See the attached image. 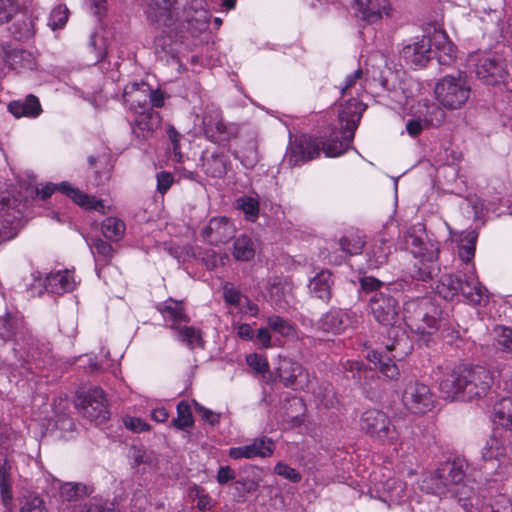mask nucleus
Instances as JSON below:
<instances>
[{"instance_id": "f257e3e1", "label": "nucleus", "mask_w": 512, "mask_h": 512, "mask_svg": "<svg viewBox=\"0 0 512 512\" xmlns=\"http://www.w3.org/2000/svg\"><path fill=\"white\" fill-rule=\"evenodd\" d=\"M365 106L356 98L351 97L345 105H340L337 124L333 125L326 142L302 134L290 141L285 154V161L290 166H299L319 156L322 147L327 157H338L351 146L355 131Z\"/></svg>"}, {"instance_id": "f03ea898", "label": "nucleus", "mask_w": 512, "mask_h": 512, "mask_svg": "<svg viewBox=\"0 0 512 512\" xmlns=\"http://www.w3.org/2000/svg\"><path fill=\"white\" fill-rule=\"evenodd\" d=\"M468 466V462L460 457L444 462L435 472L423 475L419 487L440 497H456L465 510L472 512L474 492L467 477Z\"/></svg>"}, {"instance_id": "7ed1b4c3", "label": "nucleus", "mask_w": 512, "mask_h": 512, "mask_svg": "<svg viewBox=\"0 0 512 512\" xmlns=\"http://www.w3.org/2000/svg\"><path fill=\"white\" fill-rule=\"evenodd\" d=\"M493 384L491 372L482 366L459 365L445 372L439 390L449 401H471L485 397Z\"/></svg>"}, {"instance_id": "20e7f679", "label": "nucleus", "mask_w": 512, "mask_h": 512, "mask_svg": "<svg viewBox=\"0 0 512 512\" xmlns=\"http://www.w3.org/2000/svg\"><path fill=\"white\" fill-rule=\"evenodd\" d=\"M176 0H147V19L159 27H171L185 22L188 29L201 32L208 27L211 14L205 0H192L182 11L175 9Z\"/></svg>"}, {"instance_id": "39448f33", "label": "nucleus", "mask_w": 512, "mask_h": 512, "mask_svg": "<svg viewBox=\"0 0 512 512\" xmlns=\"http://www.w3.org/2000/svg\"><path fill=\"white\" fill-rule=\"evenodd\" d=\"M436 293L449 301L462 296L468 303L474 305H481L488 299V291L478 281L474 265L469 266L463 275L445 274L441 276L436 286Z\"/></svg>"}, {"instance_id": "423d86ee", "label": "nucleus", "mask_w": 512, "mask_h": 512, "mask_svg": "<svg viewBox=\"0 0 512 512\" xmlns=\"http://www.w3.org/2000/svg\"><path fill=\"white\" fill-rule=\"evenodd\" d=\"M404 242L406 249L422 262L418 271L419 277L423 281L432 279L439 270L436 265L439 254L438 242L429 239L421 225L410 228L404 236Z\"/></svg>"}, {"instance_id": "0eeeda50", "label": "nucleus", "mask_w": 512, "mask_h": 512, "mask_svg": "<svg viewBox=\"0 0 512 512\" xmlns=\"http://www.w3.org/2000/svg\"><path fill=\"white\" fill-rule=\"evenodd\" d=\"M363 290L371 292L368 300L370 313L382 325H393L399 316V303L388 287L373 277L361 279Z\"/></svg>"}, {"instance_id": "6e6552de", "label": "nucleus", "mask_w": 512, "mask_h": 512, "mask_svg": "<svg viewBox=\"0 0 512 512\" xmlns=\"http://www.w3.org/2000/svg\"><path fill=\"white\" fill-rule=\"evenodd\" d=\"M470 65L479 80L487 85H502L512 92V62L508 63L501 57L489 53L472 55Z\"/></svg>"}, {"instance_id": "1a4fd4ad", "label": "nucleus", "mask_w": 512, "mask_h": 512, "mask_svg": "<svg viewBox=\"0 0 512 512\" xmlns=\"http://www.w3.org/2000/svg\"><path fill=\"white\" fill-rule=\"evenodd\" d=\"M441 311L430 297L408 300L404 303L403 319L417 334H431L437 330Z\"/></svg>"}, {"instance_id": "9d476101", "label": "nucleus", "mask_w": 512, "mask_h": 512, "mask_svg": "<svg viewBox=\"0 0 512 512\" xmlns=\"http://www.w3.org/2000/svg\"><path fill=\"white\" fill-rule=\"evenodd\" d=\"M385 349L386 352L393 353L391 357L380 351H371L367 358L386 378L397 379L400 370L393 359H402L408 355L412 349L411 342L405 333L399 334L397 328H392Z\"/></svg>"}, {"instance_id": "9b49d317", "label": "nucleus", "mask_w": 512, "mask_h": 512, "mask_svg": "<svg viewBox=\"0 0 512 512\" xmlns=\"http://www.w3.org/2000/svg\"><path fill=\"white\" fill-rule=\"evenodd\" d=\"M472 92L467 76L461 73L446 75L435 85L434 94L439 104L448 110H458L465 106Z\"/></svg>"}, {"instance_id": "f8f14e48", "label": "nucleus", "mask_w": 512, "mask_h": 512, "mask_svg": "<svg viewBox=\"0 0 512 512\" xmlns=\"http://www.w3.org/2000/svg\"><path fill=\"white\" fill-rule=\"evenodd\" d=\"M360 428L382 444L400 446L402 444L399 427L391 422L386 413L377 409L364 411L360 418Z\"/></svg>"}, {"instance_id": "ddd939ff", "label": "nucleus", "mask_w": 512, "mask_h": 512, "mask_svg": "<svg viewBox=\"0 0 512 512\" xmlns=\"http://www.w3.org/2000/svg\"><path fill=\"white\" fill-rule=\"evenodd\" d=\"M402 402L409 412L422 415L434 408L436 397L427 384L411 380L405 385L402 393Z\"/></svg>"}, {"instance_id": "4468645a", "label": "nucleus", "mask_w": 512, "mask_h": 512, "mask_svg": "<svg viewBox=\"0 0 512 512\" xmlns=\"http://www.w3.org/2000/svg\"><path fill=\"white\" fill-rule=\"evenodd\" d=\"M76 406L83 417L95 424H101L109 418L107 400L99 387L78 394Z\"/></svg>"}, {"instance_id": "2eb2a0df", "label": "nucleus", "mask_w": 512, "mask_h": 512, "mask_svg": "<svg viewBox=\"0 0 512 512\" xmlns=\"http://www.w3.org/2000/svg\"><path fill=\"white\" fill-rule=\"evenodd\" d=\"M201 127L206 138L215 143L227 142L235 135L234 127L223 121L220 109L214 104L205 107Z\"/></svg>"}, {"instance_id": "dca6fc26", "label": "nucleus", "mask_w": 512, "mask_h": 512, "mask_svg": "<svg viewBox=\"0 0 512 512\" xmlns=\"http://www.w3.org/2000/svg\"><path fill=\"white\" fill-rule=\"evenodd\" d=\"M21 204L9 194H0V242L14 238L21 224Z\"/></svg>"}, {"instance_id": "f3484780", "label": "nucleus", "mask_w": 512, "mask_h": 512, "mask_svg": "<svg viewBox=\"0 0 512 512\" xmlns=\"http://www.w3.org/2000/svg\"><path fill=\"white\" fill-rule=\"evenodd\" d=\"M261 294L274 309L286 310L293 302V286L282 277H270L262 286Z\"/></svg>"}, {"instance_id": "a211bd4d", "label": "nucleus", "mask_w": 512, "mask_h": 512, "mask_svg": "<svg viewBox=\"0 0 512 512\" xmlns=\"http://www.w3.org/2000/svg\"><path fill=\"white\" fill-rule=\"evenodd\" d=\"M55 190L62 192L64 195L72 199L75 204L83 209L95 210L102 214L106 213V206L101 200H98L96 197L82 192L81 190L73 187L68 182H62L59 185L46 184L41 188V190L37 191V194H40L42 199H45L51 196Z\"/></svg>"}, {"instance_id": "6ab92c4d", "label": "nucleus", "mask_w": 512, "mask_h": 512, "mask_svg": "<svg viewBox=\"0 0 512 512\" xmlns=\"http://www.w3.org/2000/svg\"><path fill=\"white\" fill-rule=\"evenodd\" d=\"M400 56L411 68L424 67L433 56L431 38L426 36L416 38L403 46Z\"/></svg>"}, {"instance_id": "aec40b11", "label": "nucleus", "mask_w": 512, "mask_h": 512, "mask_svg": "<svg viewBox=\"0 0 512 512\" xmlns=\"http://www.w3.org/2000/svg\"><path fill=\"white\" fill-rule=\"evenodd\" d=\"M235 233V225L224 216L211 218L201 230L203 240L211 245L226 243Z\"/></svg>"}, {"instance_id": "412c9836", "label": "nucleus", "mask_w": 512, "mask_h": 512, "mask_svg": "<svg viewBox=\"0 0 512 512\" xmlns=\"http://www.w3.org/2000/svg\"><path fill=\"white\" fill-rule=\"evenodd\" d=\"M354 10L361 20L373 24L390 17L393 7L391 0H356Z\"/></svg>"}, {"instance_id": "4be33fe9", "label": "nucleus", "mask_w": 512, "mask_h": 512, "mask_svg": "<svg viewBox=\"0 0 512 512\" xmlns=\"http://www.w3.org/2000/svg\"><path fill=\"white\" fill-rule=\"evenodd\" d=\"M485 461L497 460L499 462L500 473H505L512 477V448L506 445L504 441L492 437L490 438L482 452Z\"/></svg>"}, {"instance_id": "5701e85b", "label": "nucleus", "mask_w": 512, "mask_h": 512, "mask_svg": "<svg viewBox=\"0 0 512 512\" xmlns=\"http://www.w3.org/2000/svg\"><path fill=\"white\" fill-rule=\"evenodd\" d=\"M274 452V443L267 437H261L254 439L251 443L239 446L231 447L228 455L235 460L238 459H252L255 457L266 458L270 457Z\"/></svg>"}, {"instance_id": "b1692460", "label": "nucleus", "mask_w": 512, "mask_h": 512, "mask_svg": "<svg viewBox=\"0 0 512 512\" xmlns=\"http://www.w3.org/2000/svg\"><path fill=\"white\" fill-rule=\"evenodd\" d=\"M46 480L49 483L48 493L60 501H75L88 494L87 487L81 483L62 482L51 475Z\"/></svg>"}, {"instance_id": "393cba45", "label": "nucleus", "mask_w": 512, "mask_h": 512, "mask_svg": "<svg viewBox=\"0 0 512 512\" xmlns=\"http://www.w3.org/2000/svg\"><path fill=\"white\" fill-rule=\"evenodd\" d=\"M161 123V117L158 112L152 108L137 112V116L132 123V133L139 140L151 138Z\"/></svg>"}, {"instance_id": "a878e982", "label": "nucleus", "mask_w": 512, "mask_h": 512, "mask_svg": "<svg viewBox=\"0 0 512 512\" xmlns=\"http://www.w3.org/2000/svg\"><path fill=\"white\" fill-rule=\"evenodd\" d=\"M392 253V242L385 234H379L369 245L367 256V267L369 269H377L387 263Z\"/></svg>"}, {"instance_id": "bb28decb", "label": "nucleus", "mask_w": 512, "mask_h": 512, "mask_svg": "<svg viewBox=\"0 0 512 512\" xmlns=\"http://www.w3.org/2000/svg\"><path fill=\"white\" fill-rule=\"evenodd\" d=\"M76 286V280L71 270H59L47 274L44 279V287L54 294H63L72 291Z\"/></svg>"}, {"instance_id": "cd10ccee", "label": "nucleus", "mask_w": 512, "mask_h": 512, "mask_svg": "<svg viewBox=\"0 0 512 512\" xmlns=\"http://www.w3.org/2000/svg\"><path fill=\"white\" fill-rule=\"evenodd\" d=\"M433 55L441 65H450L456 58V47L443 31H435L431 37Z\"/></svg>"}, {"instance_id": "c85d7f7f", "label": "nucleus", "mask_w": 512, "mask_h": 512, "mask_svg": "<svg viewBox=\"0 0 512 512\" xmlns=\"http://www.w3.org/2000/svg\"><path fill=\"white\" fill-rule=\"evenodd\" d=\"M157 310L162 315L163 319L169 323L168 327L173 330V325H181L189 323L190 319L185 312L184 305L181 301H176L172 298L157 305Z\"/></svg>"}, {"instance_id": "c756f323", "label": "nucleus", "mask_w": 512, "mask_h": 512, "mask_svg": "<svg viewBox=\"0 0 512 512\" xmlns=\"http://www.w3.org/2000/svg\"><path fill=\"white\" fill-rule=\"evenodd\" d=\"M123 98L130 109L135 112L147 110L148 107V85L144 82L131 83L124 88Z\"/></svg>"}, {"instance_id": "7c9ffc66", "label": "nucleus", "mask_w": 512, "mask_h": 512, "mask_svg": "<svg viewBox=\"0 0 512 512\" xmlns=\"http://www.w3.org/2000/svg\"><path fill=\"white\" fill-rule=\"evenodd\" d=\"M334 284L332 274L328 270H321L309 281V292L316 298L328 301Z\"/></svg>"}, {"instance_id": "2f4dec72", "label": "nucleus", "mask_w": 512, "mask_h": 512, "mask_svg": "<svg viewBox=\"0 0 512 512\" xmlns=\"http://www.w3.org/2000/svg\"><path fill=\"white\" fill-rule=\"evenodd\" d=\"M318 325L324 332L340 334L347 325V315L340 309H331L321 317Z\"/></svg>"}, {"instance_id": "473e14b6", "label": "nucleus", "mask_w": 512, "mask_h": 512, "mask_svg": "<svg viewBox=\"0 0 512 512\" xmlns=\"http://www.w3.org/2000/svg\"><path fill=\"white\" fill-rule=\"evenodd\" d=\"M187 324L173 325L172 331H174L175 338L190 349L203 348L204 340L201 331Z\"/></svg>"}, {"instance_id": "72a5a7b5", "label": "nucleus", "mask_w": 512, "mask_h": 512, "mask_svg": "<svg viewBox=\"0 0 512 512\" xmlns=\"http://www.w3.org/2000/svg\"><path fill=\"white\" fill-rule=\"evenodd\" d=\"M24 322L18 314L7 313L5 317L0 318V337L3 339H14L19 341L18 335H22Z\"/></svg>"}, {"instance_id": "f704fd0d", "label": "nucleus", "mask_w": 512, "mask_h": 512, "mask_svg": "<svg viewBox=\"0 0 512 512\" xmlns=\"http://www.w3.org/2000/svg\"><path fill=\"white\" fill-rule=\"evenodd\" d=\"M8 110L17 118L36 117L41 112V106L37 97L29 95L23 101H13L8 105Z\"/></svg>"}, {"instance_id": "c9c22d12", "label": "nucleus", "mask_w": 512, "mask_h": 512, "mask_svg": "<svg viewBox=\"0 0 512 512\" xmlns=\"http://www.w3.org/2000/svg\"><path fill=\"white\" fill-rule=\"evenodd\" d=\"M505 389L512 393V380L505 383ZM494 417L504 427H512V396L503 397L494 405Z\"/></svg>"}, {"instance_id": "e433bc0d", "label": "nucleus", "mask_w": 512, "mask_h": 512, "mask_svg": "<svg viewBox=\"0 0 512 512\" xmlns=\"http://www.w3.org/2000/svg\"><path fill=\"white\" fill-rule=\"evenodd\" d=\"M279 377L284 382L285 386H302V381L299 378L304 377L302 366L288 359L280 362L278 368Z\"/></svg>"}, {"instance_id": "4c0bfd02", "label": "nucleus", "mask_w": 512, "mask_h": 512, "mask_svg": "<svg viewBox=\"0 0 512 512\" xmlns=\"http://www.w3.org/2000/svg\"><path fill=\"white\" fill-rule=\"evenodd\" d=\"M234 258L238 261H250L255 256V244L251 237L240 235L233 244Z\"/></svg>"}, {"instance_id": "58836bf2", "label": "nucleus", "mask_w": 512, "mask_h": 512, "mask_svg": "<svg viewBox=\"0 0 512 512\" xmlns=\"http://www.w3.org/2000/svg\"><path fill=\"white\" fill-rule=\"evenodd\" d=\"M10 463L7 455L0 452V489L2 502L5 507H9L12 500L11 485L9 478Z\"/></svg>"}, {"instance_id": "ea45409f", "label": "nucleus", "mask_w": 512, "mask_h": 512, "mask_svg": "<svg viewBox=\"0 0 512 512\" xmlns=\"http://www.w3.org/2000/svg\"><path fill=\"white\" fill-rule=\"evenodd\" d=\"M228 159L224 154L213 153L203 163L204 171L214 178H221L227 173Z\"/></svg>"}, {"instance_id": "a19ab883", "label": "nucleus", "mask_w": 512, "mask_h": 512, "mask_svg": "<svg viewBox=\"0 0 512 512\" xmlns=\"http://www.w3.org/2000/svg\"><path fill=\"white\" fill-rule=\"evenodd\" d=\"M477 234L473 231L463 232L458 240V255L464 263H469L475 255Z\"/></svg>"}, {"instance_id": "79ce46f5", "label": "nucleus", "mask_w": 512, "mask_h": 512, "mask_svg": "<svg viewBox=\"0 0 512 512\" xmlns=\"http://www.w3.org/2000/svg\"><path fill=\"white\" fill-rule=\"evenodd\" d=\"M236 207L244 213L247 220L253 222L259 215V197L257 195L241 196L236 200Z\"/></svg>"}, {"instance_id": "37998d69", "label": "nucleus", "mask_w": 512, "mask_h": 512, "mask_svg": "<svg viewBox=\"0 0 512 512\" xmlns=\"http://www.w3.org/2000/svg\"><path fill=\"white\" fill-rule=\"evenodd\" d=\"M101 229L105 238L111 241H119L125 234L126 226L119 218L107 217L102 222Z\"/></svg>"}, {"instance_id": "c03bdc74", "label": "nucleus", "mask_w": 512, "mask_h": 512, "mask_svg": "<svg viewBox=\"0 0 512 512\" xmlns=\"http://www.w3.org/2000/svg\"><path fill=\"white\" fill-rule=\"evenodd\" d=\"M264 471L259 467H251L250 473L245 477L238 481H236L235 485L237 489H240L246 493L255 492L263 482Z\"/></svg>"}, {"instance_id": "a18cd8bd", "label": "nucleus", "mask_w": 512, "mask_h": 512, "mask_svg": "<svg viewBox=\"0 0 512 512\" xmlns=\"http://www.w3.org/2000/svg\"><path fill=\"white\" fill-rule=\"evenodd\" d=\"M171 424L178 430H184L194 425L191 406L187 401H180L177 404V417L172 420Z\"/></svg>"}, {"instance_id": "49530a36", "label": "nucleus", "mask_w": 512, "mask_h": 512, "mask_svg": "<svg viewBox=\"0 0 512 512\" xmlns=\"http://www.w3.org/2000/svg\"><path fill=\"white\" fill-rule=\"evenodd\" d=\"M339 246L345 256L356 255L362 251L364 241L361 235L356 232H351L340 239Z\"/></svg>"}, {"instance_id": "de8ad7c7", "label": "nucleus", "mask_w": 512, "mask_h": 512, "mask_svg": "<svg viewBox=\"0 0 512 512\" xmlns=\"http://www.w3.org/2000/svg\"><path fill=\"white\" fill-rule=\"evenodd\" d=\"M266 322L270 330L283 337H294L295 335V329L291 323L278 315L269 316Z\"/></svg>"}, {"instance_id": "09e8293b", "label": "nucleus", "mask_w": 512, "mask_h": 512, "mask_svg": "<svg viewBox=\"0 0 512 512\" xmlns=\"http://www.w3.org/2000/svg\"><path fill=\"white\" fill-rule=\"evenodd\" d=\"M69 17V9L65 5L56 6L50 13L48 25L52 30L63 28Z\"/></svg>"}, {"instance_id": "8fccbe9b", "label": "nucleus", "mask_w": 512, "mask_h": 512, "mask_svg": "<svg viewBox=\"0 0 512 512\" xmlns=\"http://www.w3.org/2000/svg\"><path fill=\"white\" fill-rule=\"evenodd\" d=\"M496 342L505 352H512V329L499 326L495 328Z\"/></svg>"}, {"instance_id": "3c124183", "label": "nucleus", "mask_w": 512, "mask_h": 512, "mask_svg": "<svg viewBox=\"0 0 512 512\" xmlns=\"http://www.w3.org/2000/svg\"><path fill=\"white\" fill-rule=\"evenodd\" d=\"M274 473L293 483H298L302 479L301 474L296 469L290 467L282 461L276 463L274 467Z\"/></svg>"}, {"instance_id": "603ef678", "label": "nucleus", "mask_w": 512, "mask_h": 512, "mask_svg": "<svg viewBox=\"0 0 512 512\" xmlns=\"http://www.w3.org/2000/svg\"><path fill=\"white\" fill-rule=\"evenodd\" d=\"M223 297L228 305L239 306L244 298L242 293L231 283L226 282L222 286Z\"/></svg>"}, {"instance_id": "864d4df0", "label": "nucleus", "mask_w": 512, "mask_h": 512, "mask_svg": "<svg viewBox=\"0 0 512 512\" xmlns=\"http://www.w3.org/2000/svg\"><path fill=\"white\" fill-rule=\"evenodd\" d=\"M17 11L16 0H0V24L10 21Z\"/></svg>"}, {"instance_id": "5fc2aeb1", "label": "nucleus", "mask_w": 512, "mask_h": 512, "mask_svg": "<svg viewBox=\"0 0 512 512\" xmlns=\"http://www.w3.org/2000/svg\"><path fill=\"white\" fill-rule=\"evenodd\" d=\"M20 512H47V509L41 498L30 495L22 503Z\"/></svg>"}, {"instance_id": "6e6d98bb", "label": "nucleus", "mask_w": 512, "mask_h": 512, "mask_svg": "<svg viewBox=\"0 0 512 512\" xmlns=\"http://www.w3.org/2000/svg\"><path fill=\"white\" fill-rule=\"evenodd\" d=\"M89 246L93 254L96 253L106 259H110L114 252L112 246L109 243L99 238L93 239Z\"/></svg>"}, {"instance_id": "4d7b16f0", "label": "nucleus", "mask_w": 512, "mask_h": 512, "mask_svg": "<svg viewBox=\"0 0 512 512\" xmlns=\"http://www.w3.org/2000/svg\"><path fill=\"white\" fill-rule=\"evenodd\" d=\"M363 72L361 69L355 70L352 74L347 75L344 80L343 86H341L340 91L342 96L352 95L353 90L356 89V83L361 79Z\"/></svg>"}, {"instance_id": "13d9d810", "label": "nucleus", "mask_w": 512, "mask_h": 512, "mask_svg": "<svg viewBox=\"0 0 512 512\" xmlns=\"http://www.w3.org/2000/svg\"><path fill=\"white\" fill-rule=\"evenodd\" d=\"M124 426L132 432L139 433L149 430L150 426L144 420L138 417L125 416L123 417Z\"/></svg>"}, {"instance_id": "bf43d9fd", "label": "nucleus", "mask_w": 512, "mask_h": 512, "mask_svg": "<svg viewBox=\"0 0 512 512\" xmlns=\"http://www.w3.org/2000/svg\"><path fill=\"white\" fill-rule=\"evenodd\" d=\"M247 364L257 373H264L268 370V362L262 355L253 353L246 357Z\"/></svg>"}, {"instance_id": "052dcab7", "label": "nucleus", "mask_w": 512, "mask_h": 512, "mask_svg": "<svg viewBox=\"0 0 512 512\" xmlns=\"http://www.w3.org/2000/svg\"><path fill=\"white\" fill-rule=\"evenodd\" d=\"M166 133H167V136H168L169 140L172 143L174 157H175L176 161L180 162L181 158H182V155H181V152H180L179 142H180L182 136L171 125L167 126Z\"/></svg>"}, {"instance_id": "680f3d73", "label": "nucleus", "mask_w": 512, "mask_h": 512, "mask_svg": "<svg viewBox=\"0 0 512 512\" xmlns=\"http://www.w3.org/2000/svg\"><path fill=\"white\" fill-rule=\"evenodd\" d=\"M429 121L427 119H409L406 123V131L411 137L418 136L426 127Z\"/></svg>"}, {"instance_id": "e2e57ef3", "label": "nucleus", "mask_w": 512, "mask_h": 512, "mask_svg": "<svg viewBox=\"0 0 512 512\" xmlns=\"http://www.w3.org/2000/svg\"><path fill=\"white\" fill-rule=\"evenodd\" d=\"M129 457L133 466H140L141 464H145L150 461V456L148 455L147 451L136 446H133L130 449Z\"/></svg>"}, {"instance_id": "0e129e2a", "label": "nucleus", "mask_w": 512, "mask_h": 512, "mask_svg": "<svg viewBox=\"0 0 512 512\" xmlns=\"http://www.w3.org/2000/svg\"><path fill=\"white\" fill-rule=\"evenodd\" d=\"M194 407L196 412H198L201 417L207 421L211 425H215L219 423L220 420V414L213 412L212 410L205 408L204 406L200 405L198 402L193 401Z\"/></svg>"}, {"instance_id": "69168bd1", "label": "nucleus", "mask_w": 512, "mask_h": 512, "mask_svg": "<svg viewBox=\"0 0 512 512\" xmlns=\"http://www.w3.org/2000/svg\"><path fill=\"white\" fill-rule=\"evenodd\" d=\"M85 512H113L111 508L107 506V501L101 497H94L86 505Z\"/></svg>"}, {"instance_id": "338daca9", "label": "nucleus", "mask_w": 512, "mask_h": 512, "mask_svg": "<svg viewBox=\"0 0 512 512\" xmlns=\"http://www.w3.org/2000/svg\"><path fill=\"white\" fill-rule=\"evenodd\" d=\"M174 178L169 172H160L157 174V190L161 194L166 193L173 184Z\"/></svg>"}, {"instance_id": "774afa93", "label": "nucleus", "mask_w": 512, "mask_h": 512, "mask_svg": "<svg viewBox=\"0 0 512 512\" xmlns=\"http://www.w3.org/2000/svg\"><path fill=\"white\" fill-rule=\"evenodd\" d=\"M485 512H512V503L506 496L500 495Z\"/></svg>"}]
</instances>
